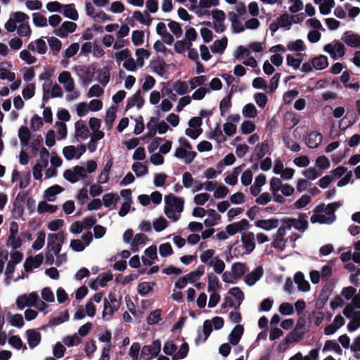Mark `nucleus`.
Here are the masks:
<instances>
[{"label": "nucleus", "instance_id": "f257e3e1", "mask_svg": "<svg viewBox=\"0 0 360 360\" xmlns=\"http://www.w3.org/2000/svg\"><path fill=\"white\" fill-rule=\"evenodd\" d=\"M65 239V234L63 231L49 234L47 249L49 251H53L55 255H58L62 249V245Z\"/></svg>", "mask_w": 360, "mask_h": 360}, {"label": "nucleus", "instance_id": "f03ea898", "mask_svg": "<svg viewBox=\"0 0 360 360\" xmlns=\"http://www.w3.org/2000/svg\"><path fill=\"white\" fill-rule=\"evenodd\" d=\"M74 70L82 80L83 83L84 84H88L92 81V77L94 76L96 68L94 65H89L88 67L78 65L75 66Z\"/></svg>", "mask_w": 360, "mask_h": 360}, {"label": "nucleus", "instance_id": "7ed1b4c3", "mask_svg": "<svg viewBox=\"0 0 360 360\" xmlns=\"http://www.w3.org/2000/svg\"><path fill=\"white\" fill-rule=\"evenodd\" d=\"M39 299L38 295L35 292H32L27 295H22L18 297L16 300V305L18 309H22L25 307H34L37 304Z\"/></svg>", "mask_w": 360, "mask_h": 360}, {"label": "nucleus", "instance_id": "20e7f679", "mask_svg": "<svg viewBox=\"0 0 360 360\" xmlns=\"http://www.w3.org/2000/svg\"><path fill=\"white\" fill-rule=\"evenodd\" d=\"M269 150L270 146L268 141H264L255 147L250 161L260 160L266 153H269Z\"/></svg>", "mask_w": 360, "mask_h": 360}, {"label": "nucleus", "instance_id": "39448f33", "mask_svg": "<svg viewBox=\"0 0 360 360\" xmlns=\"http://www.w3.org/2000/svg\"><path fill=\"white\" fill-rule=\"evenodd\" d=\"M165 202L167 205L174 207L177 212H181L184 210V200L182 198L169 194L165 195Z\"/></svg>", "mask_w": 360, "mask_h": 360}, {"label": "nucleus", "instance_id": "423d86ee", "mask_svg": "<svg viewBox=\"0 0 360 360\" xmlns=\"http://www.w3.org/2000/svg\"><path fill=\"white\" fill-rule=\"evenodd\" d=\"M44 257L42 254H39L35 257L30 256L27 257L24 263V269L26 272H30L34 268L39 267L43 263Z\"/></svg>", "mask_w": 360, "mask_h": 360}, {"label": "nucleus", "instance_id": "0eeeda50", "mask_svg": "<svg viewBox=\"0 0 360 360\" xmlns=\"http://www.w3.org/2000/svg\"><path fill=\"white\" fill-rule=\"evenodd\" d=\"M342 40L349 46L352 48L360 47V34H356L352 31H346Z\"/></svg>", "mask_w": 360, "mask_h": 360}, {"label": "nucleus", "instance_id": "6e6552de", "mask_svg": "<svg viewBox=\"0 0 360 360\" xmlns=\"http://www.w3.org/2000/svg\"><path fill=\"white\" fill-rule=\"evenodd\" d=\"M285 227H279L276 235L274 236L272 245L274 248L280 251L284 250L285 248L286 240L283 238L285 235Z\"/></svg>", "mask_w": 360, "mask_h": 360}, {"label": "nucleus", "instance_id": "1a4fd4ad", "mask_svg": "<svg viewBox=\"0 0 360 360\" xmlns=\"http://www.w3.org/2000/svg\"><path fill=\"white\" fill-rule=\"evenodd\" d=\"M243 245L247 255L250 254L255 248V234L252 232L245 233L241 237Z\"/></svg>", "mask_w": 360, "mask_h": 360}, {"label": "nucleus", "instance_id": "9d476101", "mask_svg": "<svg viewBox=\"0 0 360 360\" xmlns=\"http://www.w3.org/2000/svg\"><path fill=\"white\" fill-rule=\"evenodd\" d=\"M144 104V99L141 96V90H138L131 97H129L127 100L126 105V110L136 105L138 109H141Z\"/></svg>", "mask_w": 360, "mask_h": 360}, {"label": "nucleus", "instance_id": "9b49d317", "mask_svg": "<svg viewBox=\"0 0 360 360\" xmlns=\"http://www.w3.org/2000/svg\"><path fill=\"white\" fill-rule=\"evenodd\" d=\"M322 140V134L314 131L308 134V136L306 139V144L310 148H316L321 144Z\"/></svg>", "mask_w": 360, "mask_h": 360}, {"label": "nucleus", "instance_id": "f8f14e48", "mask_svg": "<svg viewBox=\"0 0 360 360\" xmlns=\"http://www.w3.org/2000/svg\"><path fill=\"white\" fill-rule=\"evenodd\" d=\"M75 137L77 139L80 138L82 140H86L89 137L90 132L84 121L79 120L76 122L75 124Z\"/></svg>", "mask_w": 360, "mask_h": 360}, {"label": "nucleus", "instance_id": "ddd939ff", "mask_svg": "<svg viewBox=\"0 0 360 360\" xmlns=\"http://www.w3.org/2000/svg\"><path fill=\"white\" fill-rule=\"evenodd\" d=\"M264 273L262 266H257L253 271L248 274L245 277V282L247 285H253L260 278Z\"/></svg>", "mask_w": 360, "mask_h": 360}, {"label": "nucleus", "instance_id": "4468645a", "mask_svg": "<svg viewBox=\"0 0 360 360\" xmlns=\"http://www.w3.org/2000/svg\"><path fill=\"white\" fill-rule=\"evenodd\" d=\"M244 328L243 326L238 324L236 325L231 333L229 335V342L232 345H237L243 334Z\"/></svg>", "mask_w": 360, "mask_h": 360}, {"label": "nucleus", "instance_id": "2eb2a0df", "mask_svg": "<svg viewBox=\"0 0 360 360\" xmlns=\"http://www.w3.org/2000/svg\"><path fill=\"white\" fill-rule=\"evenodd\" d=\"M279 221L277 219H259L255 222V226L266 231H270L278 226Z\"/></svg>", "mask_w": 360, "mask_h": 360}, {"label": "nucleus", "instance_id": "dca6fc26", "mask_svg": "<svg viewBox=\"0 0 360 360\" xmlns=\"http://www.w3.org/2000/svg\"><path fill=\"white\" fill-rule=\"evenodd\" d=\"M246 264L242 262H236L232 264L231 273L233 278L236 281L241 278L247 271Z\"/></svg>", "mask_w": 360, "mask_h": 360}, {"label": "nucleus", "instance_id": "f3484780", "mask_svg": "<svg viewBox=\"0 0 360 360\" xmlns=\"http://www.w3.org/2000/svg\"><path fill=\"white\" fill-rule=\"evenodd\" d=\"M235 87L234 85L232 86L231 90L228 94V95L224 97L219 103V110L221 116L224 117L226 115V112H228L231 108V98L233 96V89Z\"/></svg>", "mask_w": 360, "mask_h": 360}, {"label": "nucleus", "instance_id": "a211bd4d", "mask_svg": "<svg viewBox=\"0 0 360 360\" xmlns=\"http://www.w3.org/2000/svg\"><path fill=\"white\" fill-rule=\"evenodd\" d=\"M332 289L328 285H326L323 287L318 300L316 302V308L321 309L323 307L326 302L328 301V297L330 294Z\"/></svg>", "mask_w": 360, "mask_h": 360}, {"label": "nucleus", "instance_id": "6ab92c4d", "mask_svg": "<svg viewBox=\"0 0 360 360\" xmlns=\"http://www.w3.org/2000/svg\"><path fill=\"white\" fill-rule=\"evenodd\" d=\"M27 342L31 349L37 347L41 342V333L34 329H29L26 331Z\"/></svg>", "mask_w": 360, "mask_h": 360}, {"label": "nucleus", "instance_id": "aec40b11", "mask_svg": "<svg viewBox=\"0 0 360 360\" xmlns=\"http://www.w3.org/2000/svg\"><path fill=\"white\" fill-rule=\"evenodd\" d=\"M294 281L297 284L300 291L307 292L310 290V284L304 279V274L302 272L298 271L295 274Z\"/></svg>", "mask_w": 360, "mask_h": 360}, {"label": "nucleus", "instance_id": "412c9836", "mask_svg": "<svg viewBox=\"0 0 360 360\" xmlns=\"http://www.w3.org/2000/svg\"><path fill=\"white\" fill-rule=\"evenodd\" d=\"M212 331V323L210 320H206L203 323V335L204 338H202V334L199 332L198 337L195 339V343L196 345H199L200 343L205 342L208 337L210 336V333Z\"/></svg>", "mask_w": 360, "mask_h": 360}, {"label": "nucleus", "instance_id": "4be33fe9", "mask_svg": "<svg viewBox=\"0 0 360 360\" xmlns=\"http://www.w3.org/2000/svg\"><path fill=\"white\" fill-rule=\"evenodd\" d=\"M307 215L305 213H300L299 218L295 219L294 228L300 231H304L309 226Z\"/></svg>", "mask_w": 360, "mask_h": 360}, {"label": "nucleus", "instance_id": "5701e85b", "mask_svg": "<svg viewBox=\"0 0 360 360\" xmlns=\"http://www.w3.org/2000/svg\"><path fill=\"white\" fill-rule=\"evenodd\" d=\"M228 39L226 37H224L221 39H217L214 41L212 46H211V51L214 53H222L226 49Z\"/></svg>", "mask_w": 360, "mask_h": 360}, {"label": "nucleus", "instance_id": "b1692460", "mask_svg": "<svg viewBox=\"0 0 360 360\" xmlns=\"http://www.w3.org/2000/svg\"><path fill=\"white\" fill-rule=\"evenodd\" d=\"M207 214L210 217L207 218L204 221V224L206 227H212L215 226L221 219V216L219 214H217L214 210H208Z\"/></svg>", "mask_w": 360, "mask_h": 360}, {"label": "nucleus", "instance_id": "393cba45", "mask_svg": "<svg viewBox=\"0 0 360 360\" xmlns=\"http://www.w3.org/2000/svg\"><path fill=\"white\" fill-rule=\"evenodd\" d=\"M207 290L209 292H216L221 288V284L218 277L213 273H210L207 274Z\"/></svg>", "mask_w": 360, "mask_h": 360}, {"label": "nucleus", "instance_id": "a878e982", "mask_svg": "<svg viewBox=\"0 0 360 360\" xmlns=\"http://www.w3.org/2000/svg\"><path fill=\"white\" fill-rule=\"evenodd\" d=\"M63 191V188H62L59 185H53L48 188L44 191V198H46L49 201H53L55 200V195L60 193Z\"/></svg>", "mask_w": 360, "mask_h": 360}, {"label": "nucleus", "instance_id": "bb28decb", "mask_svg": "<svg viewBox=\"0 0 360 360\" xmlns=\"http://www.w3.org/2000/svg\"><path fill=\"white\" fill-rule=\"evenodd\" d=\"M115 311H117L116 308L112 307L108 300L105 298L103 302V311L102 313L103 319L106 321L111 320Z\"/></svg>", "mask_w": 360, "mask_h": 360}, {"label": "nucleus", "instance_id": "cd10ccee", "mask_svg": "<svg viewBox=\"0 0 360 360\" xmlns=\"http://www.w3.org/2000/svg\"><path fill=\"white\" fill-rule=\"evenodd\" d=\"M64 11L63 14L68 18H70L72 20H77L79 18V15L77 11L75 9V6L74 4H70L63 5Z\"/></svg>", "mask_w": 360, "mask_h": 360}, {"label": "nucleus", "instance_id": "c85d7f7f", "mask_svg": "<svg viewBox=\"0 0 360 360\" xmlns=\"http://www.w3.org/2000/svg\"><path fill=\"white\" fill-rule=\"evenodd\" d=\"M311 63L313 68L316 70H323L328 65V58L326 56L320 55L318 57L312 58Z\"/></svg>", "mask_w": 360, "mask_h": 360}, {"label": "nucleus", "instance_id": "c756f323", "mask_svg": "<svg viewBox=\"0 0 360 360\" xmlns=\"http://www.w3.org/2000/svg\"><path fill=\"white\" fill-rule=\"evenodd\" d=\"M58 210L57 205H49L46 201L42 200L39 202L37 207V212L39 214H43L45 212H49L53 214L56 212Z\"/></svg>", "mask_w": 360, "mask_h": 360}, {"label": "nucleus", "instance_id": "7c9ffc66", "mask_svg": "<svg viewBox=\"0 0 360 360\" xmlns=\"http://www.w3.org/2000/svg\"><path fill=\"white\" fill-rule=\"evenodd\" d=\"M112 165H113V162H112V160H109L106 162L103 169L102 170V172L99 176L98 181L100 184H105L108 181L109 172H110Z\"/></svg>", "mask_w": 360, "mask_h": 360}, {"label": "nucleus", "instance_id": "2f4dec72", "mask_svg": "<svg viewBox=\"0 0 360 360\" xmlns=\"http://www.w3.org/2000/svg\"><path fill=\"white\" fill-rule=\"evenodd\" d=\"M18 137L22 146L28 145L30 139V131L25 126H21L18 130Z\"/></svg>", "mask_w": 360, "mask_h": 360}, {"label": "nucleus", "instance_id": "473e14b6", "mask_svg": "<svg viewBox=\"0 0 360 360\" xmlns=\"http://www.w3.org/2000/svg\"><path fill=\"white\" fill-rule=\"evenodd\" d=\"M11 212L15 219H20L23 216L24 207L22 203L19 202V198H15Z\"/></svg>", "mask_w": 360, "mask_h": 360}, {"label": "nucleus", "instance_id": "72a5a7b5", "mask_svg": "<svg viewBox=\"0 0 360 360\" xmlns=\"http://www.w3.org/2000/svg\"><path fill=\"white\" fill-rule=\"evenodd\" d=\"M145 16L146 18H144L142 13L139 11H134L133 14V17L136 19V20L139 21L141 24L149 26L151 24L153 19L147 11H145Z\"/></svg>", "mask_w": 360, "mask_h": 360}, {"label": "nucleus", "instance_id": "f704fd0d", "mask_svg": "<svg viewBox=\"0 0 360 360\" xmlns=\"http://www.w3.org/2000/svg\"><path fill=\"white\" fill-rule=\"evenodd\" d=\"M120 200L119 195L113 193H108L103 196V205L105 207H110L112 203L115 205Z\"/></svg>", "mask_w": 360, "mask_h": 360}, {"label": "nucleus", "instance_id": "c9c22d12", "mask_svg": "<svg viewBox=\"0 0 360 360\" xmlns=\"http://www.w3.org/2000/svg\"><path fill=\"white\" fill-rule=\"evenodd\" d=\"M50 49L54 55H57L61 49V41L55 37H51L47 39Z\"/></svg>", "mask_w": 360, "mask_h": 360}, {"label": "nucleus", "instance_id": "e433bc0d", "mask_svg": "<svg viewBox=\"0 0 360 360\" xmlns=\"http://www.w3.org/2000/svg\"><path fill=\"white\" fill-rule=\"evenodd\" d=\"M136 56H137V65L139 67H142L144 64V58H148L150 56V52L146 49L140 48L136 50Z\"/></svg>", "mask_w": 360, "mask_h": 360}, {"label": "nucleus", "instance_id": "4c0bfd02", "mask_svg": "<svg viewBox=\"0 0 360 360\" xmlns=\"http://www.w3.org/2000/svg\"><path fill=\"white\" fill-rule=\"evenodd\" d=\"M97 73L98 77H101L100 83L102 85L105 86L109 82L110 78V68L104 67L102 69L98 70Z\"/></svg>", "mask_w": 360, "mask_h": 360}, {"label": "nucleus", "instance_id": "58836bf2", "mask_svg": "<svg viewBox=\"0 0 360 360\" xmlns=\"http://www.w3.org/2000/svg\"><path fill=\"white\" fill-rule=\"evenodd\" d=\"M117 107L111 106L106 112L105 122L108 127H111L116 118Z\"/></svg>", "mask_w": 360, "mask_h": 360}, {"label": "nucleus", "instance_id": "ea45409f", "mask_svg": "<svg viewBox=\"0 0 360 360\" xmlns=\"http://www.w3.org/2000/svg\"><path fill=\"white\" fill-rule=\"evenodd\" d=\"M360 327V311H354V318L347 324V330L353 332Z\"/></svg>", "mask_w": 360, "mask_h": 360}, {"label": "nucleus", "instance_id": "a19ab883", "mask_svg": "<svg viewBox=\"0 0 360 360\" xmlns=\"http://www.w3.org/2000/svg\"><path fill=\"white\" fill-rule=\"evenodd\" d=\"M155 283L141 282L138 285L139 293L142 296L147 295L149 292L153 290V285H155Z\"/></svg>", "mask_w": 360, "mask_h": 360}, {"label": "nucleus", "instance_id": "79ce46f5", "mask_svg": "<svg viewBox=\"0 0 360 360\" xmlns=\"http://www.w3.org/2000/svg\"><path fill=\"white\" fill-rule=\"evenodd\" d=\"M208 138L215 139L218 143H222L226 141V139L224 136L222 131L219 127V124H217L214 131H212L208 136Z\"/></svg>", "mask_w": 360, "mask_h": 360}, {"label": "nucleus", "instance_id": "37998d69", "mask_svg": "<svg viewBox=\"0 0 360 360\" xmlns=\"http://www.w3.org/2000/svg\"><path fill=\"white\" fill-rule=\"evenodd\" d=\"M132 170L135 172L137 176H142L148 173L147 166L141 162H135L131 167Z\"/></svg>", "mask_w": 360, "mask_h": 360}, {"label": "nucleus", "instance_id": "c03bdc74", "mask_svg": "<svg viewBox=\"0 0 360 360\" xmlns=\"http://www.w3.org/2000/svg\"><path fill=\"white\" fill-rule=\"evenodd\" d=\"M310 221L312 224H331L334 221V219H331L330 217H326L325 215L314 214L311 217Z\"/></svg>", "mask_w": 360, "mask_h": 360}, {"label": "nucleus", "instance_id": "a18cd8bd", "mask_svg": "<svg viewBox=\"0 0 360 360\" xmlns=\"http://www.w3.org/2000/svg\"><path fill=\"white\" fill-rule=\"evenodd\" d=\"M165 60L160 57H157L156 60L154 61L153 70L159 75L163 76L165 72Z\"/></svg>", "mask_w": 360, "mask_h": 360}, {"label": "nucleus", "instance_id": "49530a36", "mask_svg": "<svg viewBox=\"0 0 360 360\" xmlns=\"http://www.w3.org/2000/svg\"><path fill=\"white\" fill-rule=\"evenodd\" d=\"M63 342L68 347H73L80 344L82 342V338L75 333L73 335H68L65 337Z\"/></svg>", "mask_w": 360, "mask_h": 360}, {"label": "nucleus", "instance_id": "de8ad7c7", "mask_svg": "<svg viewBox=\"0 0 360 360\" xmlns=\"http://www.w3.org/2000/svg\"><path fill=\"white\" fill-rule=\"evenodd\" d=\"M214 260V262L213 260L210 261L208 263V265L213 266L214 272L220 274L224 271L225 269V263L222 259H220L218 257H215Z\"/></svg>", "mask_w": 360, "mask_h": 360}, {"label": "nucleus", "instance_id": "09e8293b", "mask_svg": "<svg viewBox=\"0 0 360 360\" xmlns=\"http://www.w3.org/2000/svg\"><path fill=\"white\" fill-rule=\"evenodd\" d=\"M243 114L245 117L254 118L257 115V110L253 104L248 103L243 107Z\"/></svg>", "mask_w": 360, "mask_h": 360}, {"label": "nucleus", "instance_id": "8fccbe9b", "mask_svg": "<svg viewBox=\"0 0 360 360\" xmlns=\"http://www.w3.org/2000/svg\"><path fill=\"white\" fill-rule=\"evenodd\" d=\"M8 316L11 317L9 322L11 326L17 327V328H22L23 326L24 321H23V318L21 314H16L13 316L9 312V313H8Z\"/></svg>", "mask_w": 360, "mask_h": 360}, {"label": "nucleus", "instance_id": "3c124183", "mask_svg": "<svg viewBox=\"0 0 360 360\" xmlns=\"http://www.w3.org/2000/svg\"><path fill=\"white\" fill-rule=\"evenodd\" d=\"M330 349L334 350L338 354H342V350L340 345L338 343H336L335 340H327L325 342V345L323 348V352Z\"/></svg>", "mask_w": 360, "mask_h": 360}, {"label": "nucleus", "instance_id": "603ef678", "mask_svg": "<svg viewBox=\"0 0 360 360\" xmlns=\"http://www.w3.org/2000/svg\"><path fill=\"white\" fill-rule=\"evenodd\" d=\"M174 89L179 95H184L188 92V85L186 82L178 80L174 84Z\"/></svg>", "mask_w": 360, "mask_h": 360}, {"label": "nucleus", "instance_id": "864d4df0", "mask_svg": "<svg viewBox=\"0 0 360 360\" xmlns=\"http://www.w3.org/2000/svg\"><path fill=\"white\" fill-rule=\"evenodd\" d=\"M288 49L291 51H301L305 49V46L302 39H297L295 41L288 43Z\"/></svg>", "mask_w": 360, "mask_h": 360}, {"label": "nucleus", "instance_id": "5fc2aeb1", "mask_svg": "<svg viewBox=\"0 0 360 360\" xmlns=\"http://www.w3.org/2000/svg\"><path fill=\"white\" fill-rule=\"evenodd\" d=\"M11 17H12L16 23H24L28 22L30 19V17L27 14L21 11L13 12L11 14Z\"/></svg>", "mask_w": 360, "mask_h": 360}, {"label": "nucleus", "instance_id": "6e6d98bb", "mask_svg": "<svg viewBox=\"0 0 360 360\" xmlns=\"http://www.w3.org/2000/svg\"><path fill=\"white\" fill-rule=\"evenodd\" d=\"M277 21L280 27H286L288 30L290 29V27L292 25L290 15L288 13L281 15L277 18Z\"/></svg>", "mask_w": 360, "mask_h": 360}, {"label": "nucleus", "instance_id": "4d7b16f0", "mask_svg": "<svg viewBox=\"0 0 360 360\" xmlns=\"http://www.w3.org/2000/svg\"><path fill=\"white\" fill-rule=\"evenodd\" d=\"M35 94V84L34 83H29L25 88L22 89V94L25 99H30L34 96Z\"/></svg>", "mask_w": 360, "mask_h": 360}, {"label": "nucleus", "instance_id": "13d9d810", "mask_svg": "<svg viewBox=\"0 0 360 360\" xmlns=\"http://www.w3.org/2000/svg\"><path fill=\"white\" fill-rule=\"evenodd\" d=\"M161 310L158 309L153 311H151L148 318H147V322L149 325H153L155 323H158L159 321L161 319Z\"/></svg>", "mask_w": 360, "mask_h": 360}, {"label": "nucleus", "instance_id": "bf43d9fd", "mask_svg": "<svg viewBox=\"0 0 360 360\" xmlns=\"http://www.w3.org/2000/svg\"><path fill=\"white\" fill-rule=\"evenodd\" d=\"M32 30L28 22L21 23L17 30V33L20 37H28L31 34Z\"/></svg>", "mask_w": 360, "mask_h": 360}, {"label": "nucleus", "instance_id": "052dcab7", "mask_svg": "<svg viewBox=\"0 0 360 360\" xmlns=\"http://www.w3.org/2000/svg\"><path fill=\"white\" fill-rule=\"evenodd\" d=\"M144 32L141 30L132 32L131 40L135 46H140L143 43Z\"/></svg>", "mask_w": 360, "mask_h": 360}, {"label": "nucleus", "instance_id": "680f3d73", "mask_svg": "<svg viewBox=\"0 0 360 360\" xmlns=\"http://www.w3.org/2000/svg\"><path fill=\"white\" fill-rule=\"evenodd\" d=\"M334 0H325L324 3L319 6L320 13L323 15H328L330 13L331 8L334 7Z\"/></svg>", "mask_w": 360, "mask_h": 360}, {"label": "nucleus", "instance_id": "e2e57ef3", "mask_svg": "<svg viewBox=\"0 0 360 360\" xmlns=\"http://www.w3.org/2000/svg\"><path fill=\"white\" fill-rule=\"evenodd\" d=\"M33 22L37 27H45L47 25L46 18L39 13L32 14Z\"/></svg>", "mask_w": 360, "mask_h": 360}, {"label": "nucleus", "instance_id": "0e129e2a", "mask_svg": "<svg viewBox=\"0 0 360 360\" xmlns=\"http://www.w3.org/2000/svg\"><path fill=\"white\" fill-rule=\"evenodd\" d=\"M8 343L13 347L20 349L23 347L24 349H27L26 345H23L21 338L18 335H13L8 340Z\"/></svg>", "mask_w": 360, "mask_h": 360}, {"label": "nucleus", "instance_id": "69168bd1", "mask_svg": "<svg viewBox=\"0 0 360 360\" xmlns=\"http://www.w3.org/2000/svg\"><path fill=\"white\" fill-rule=\"evenodd\" d=\"M159 252L162 257H165L172 255L174 252L171 244L169 243H165L160 245Z\"/></svg>", "mask_w": 360, "mask_h": 360}, {"label": "nucleus", "instance_id": "338daca9", "mask_svg": "<svg viewBox=\"0 0 360 360\" xmlns=\"http://www.w3.org/2000/svg\"><path fill=\"white\" fill-rule=\"evenodd\" d=\"M256 126L251 121H244L240 126V130L244 134H249L255 130Z\"/></svg>", "mask_w": 360, "mask_h": 360}, {"label": "nucleus", "instance_id": "774afa93", "mask_svg": "<svg viewBox=\"0 0 360 360\" xmlns=\"http://www.w3.org/2000/svg\"><path fill=\"white\" fill-rule=\"evenodd\" d=\"M79 45L78 43H72L68 49L63 52V56L69 58L74 56L78 51Z\"/></svg>", "mask_w": 360, "mask_h": 360}]
</instances>
